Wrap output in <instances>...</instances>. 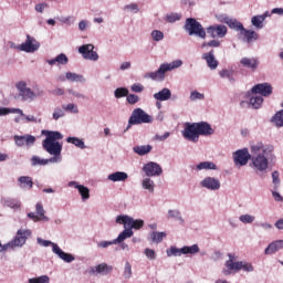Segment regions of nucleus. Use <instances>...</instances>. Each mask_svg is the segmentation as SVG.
Returning <instances> with one entry per match:
<instances>
[{"instance_id": "nucleus-25", "label": "nucleus", "mask_w": 283, "mask_h": 283, "mask_svg": "<svg viewBox=\"0 0 283 283\" xmlns=\"http://www.w3.org/2000/svg\"><path fill=\"white\" fill-rule=\"evenodd\" d=\"M223 23H226L230 30H234V32H242L244 30V24L242 22L238 21L237 19L231 18H223Z\"/></svg>"}, {"instance_id": "nucleus-36", "label": "nucleus", "mask_w": 283, "mask_h": 283, "mask_svg": "<svg viewBox=\"0 0 283 283\" xmlns=\"http://www.w3.org/2000/svg\"><path fill=\"white\" fill-rule=\"evenodd\" d=\"M233 74V69H223L219 72V76L221 78H228L229 83L231 84L235 83V76Z\"/></svg>"}, {"instance_id": "nucleus-28", "label": "nucleus", "mask_w": 283, "mask_h": 283, "mask_svg": "<svg viewBox=\"0 0 283 283\" xmlns=\"http://www.w3.org/2000/svg\"><path fill=\"white\" fill-rule=\"evenodd\" d=\"M129 178V175L125 171H116L107 176V180L111 182H125Z\"/></svg>"}, {"instance_id": "nucleus-39", "label": "nucleus", "mask_w": 283, "mask_h": 283, "mask_svg": "<svg viewBox=\"0 0 283 283\" xmlns=\"http://www.w3.org/2000/svg\"><path fill=\"white\" fill-rule=\"evenodd\" d=\"M142 187L146 191H149V193H154V189L156 187V184L154 182V180H151V178L146 177L142 180Z\"/></svg>"}, {"instance_id": "nucleus-40", "label": "nucleus", "mask_w": 283, "mask_h": 283, "mask_svg": "<svg viewBox=\"0 0 283 283\" xmlns=\"http://www.w3.org/2000/svg\"><path fill=\"white\" fill-rule=\"evenodd\" d=\"M8 114H19L20 116H25L23 109L21 108L0 107V116H8Z\"/></svg>"}, {"instance_id": "nucleus-59", "label": "nucleus", "mask_w": 283, "mask_h": 283, "mask_svg": "<svg viewBox=\"0 0 283 283\" xmlns=\"http://www.w3.org/2000/svg\"><path fill=\"white\" fill-rule=\"evenodd\" d=\"M189 99H190L191 102L205 101V94H202V93H200V92H198V91H192V92L190 93Z\"/></svg>"}, {"instance_id": "nucleus-35", "label": "nucleus", "mask_w": 283, "mask_h": 283, "mask_svg": "<svg viewBox=\"0 0 283 283\" xmlns=\"http://www.w3.org/2000/svg\"><path fill=\"white\" fill-rule=\"evenodd\" d=\"M2 205L9 207V209H21V201L19 199L4 198L2 199Z\"/></svg>"}, {"instance_id": "nucleus-15", "label": "nucleus", "mask_w": 283, "mask_h": 283, "mask_svg": "<svg viewBox=\"0 0 283 283\" xmlns=\"http://www.w3.org/2000/svg\"><path fill=\"white\" fill-rule=\"evenodd\" d=\"M78 53L85 61H98V53L94 51V44H83L78 48Z\"/></svg>"}, {"instance_id": "nucleus-30", "label": "nucleus", "mask_w": 283, "mask_h": 283, "mask_svg": "<svg viewBox=\"0 0 283 283\" xmlns=\"http://www.w3.org/2000/svg\"><path fill=\"white\" fill-rule=\"evenodd\" d=\"M153 98H155V101L160 102L169 101V98H171V90L165 87L161 91L155 93L153 95Z\"/></svg>"}, {"instance_id": "nucleus-42", "label": "nucleus", "mask_w": 283, "mask_h": 283, "mask_svg": "<svg viewBox=\"0 0 283 283\" xmlns=\"http://www.w3.org/2000/svg\"><path fill=\"white\" fill-rule=\"evenodd\" d=\"M66 143H70L71 145H74L75 147H78V149H85L87 146H85V142L78 137H67Z\"/></svg>"}, {"instance_id": "nucleus-2", "label": "nucleus", "mask_w": 283, "mask_h": 283, "mask_svg": "<svg viewBox=\"0 0 283 283\" xmlns=\"http://www.w3.org/2000/svg\"><path fill=\"white\" fill-rule=\"evenodd\" d=\"M250 151L252 155L250 167L255 174H268L269 165L277 160L275 146L271 144L258 142L250 147Z\"/></svg>"}, {"instance_id": "nucleus-44", "label": "nucleus", "mask_w": 283, "mask_h": 283, "mask_svg": "<svg viewBox=\"0 0 283 283\" xmlns=\"http://www.w3.org/2000/svg\"><path fill=\"white\" fill-rule=\"evenodd\" d=\"M166 253L168 258H180V255H185L182 248H176V247H170V249L166 250Z\"/></svg>"}, {"instance_id": "nucleus-4", "label": "nucleus", "mask_w": 283, "mask_h": 283, "mask_svg": "<svg viewBox=\"0 0 283 283\" xmlns=\"http://www.w3.org/2000/svg\"><path fill=\"white\" fill-rule=\"evenodd\" d=\"M15 90L18 92V98L22 103H33L36 98L45 96V91L41 86H34L33 90L28 86V82L19 81L15 84Z\"/></svg>"}, {"instance_id": "nucleus-3", "label": "nucleus", "mask_w": 283, "mask_h": 283, "mask_svg": "<svg viewBox=\"0 0 283 283\" xmlns=\"http://www.w3.org/2000/svg\"><path fill=\"white\" fill-rule=\"evenodd\" d=\"M216 130L211 124L207 122L185 123V128L181 130V136L189 143H198L200 136H213Z\"/></svg>"}, {"instance_id": "nucleus-19", "label": "nucleus", "mask_w": 283, "mask_h": 283, "mask_svg": "<svg viewBox=\"0 0 283 283\" xmlns=\"http://www.w3.org/2000/svg\"><path fill=\"white\" fill-rule=\"evenodd\" d=\"M252 94H261V96H271L273 86L269 83L256 84L251 88Z\"/></svg>"}, {"instance_id": "nucleus-51", "label": "nucleus", "mask_w": 283, "mask_h": 283, "mask_svg": "<svg viewBox=\"0 0 283 283\" xmlns=\"http://www.w3.org/2000/svg\"><path fill=\"white\" fill-rule=\"evenodd\" d=\"M132 263H129V261H126L124 265L123 277L125 280H132Z\"/></svg>"}, {"instance_id": "nucleus-23", "label": "nucleus", "mask_w": 283, "mask_h": 283, "mask_svg": "<svg viewBox=\"0 0 283 283\" xmlns=\"http://www.w3.org/2000/svg\"><path fill=\"white\" fill-rule=\"evenodd\" d=\"M283 240H275L271 242L264 250L265 255H274L277 251H282Z\"/></svg>"}, {"instance_id": "nucleus-13", "label": "nucleus", "mask_w": 283, "mask_h": 283, "mask_svg": "<svg viewBox=\"0 0 283 283\" xmlns=\"http://www.w3.org/2000/svg\"><path fill=\"white\" fill-rule=\"evenodd\" d=\"M27 216L33 222H50V217L45 216V209L41 202L35 205V213L29 212Z\"/></svg>"}, {"instance_id": "nucleus-61", "label": "nucleus", "mask_w": 283, "mask_h": 283, "mask_svg": "<svg viewBox=\"0 0 283 283\" xmlns=\"http://www.w3.org/2000/svg\"><path fill=\"white\" fill-rule=\"evenodd\" d=\"M113 244H116L115 239L112 241H99L97 242L98 249H108V247H113Z\"/></svg>"}, {"instance_id": "nucleus-7", "label": "nucleus", "mask_w": 283, "mask_h": 283, "mask_svg": "<svg viewBox=\"0 0 283 283\" xmlns=\"http://www.w3.org/2000/svg\"><path fill=\"white\" fill-rule=\"evenodd\" d=\"M184 30L187 32L188 36H196L197 39L202 40L207 39V31L205 30V27H202L196 18H187Z\"/></svg>"}, {"instance_id": "nucleus-12", "label": "nucleus", "mask_w": 283, "mask_h": 283, "mask_svg": "<svg viewBox=\"0 0 283 283\" xmlns=\"http://www.w3.org/2000/svg\"><path fill=\"white\" fill-rule=\"evenodd\" d=\"M252 156L253 155L249 153V148H243L234 151L232 158L235 165L244 167L249 160H251Z\"/></svg>"}, {"instance_id": "nucleus-34", "label": "nucleus", "mask_w": 283, "mask_h": 283, "mask_svg": "<svg viewBox=\"0 0 283 283\" xmlns=\"http://www.w3.org/2000/svg\"><path fill=\"white\" fill-rule=\"evenodd\" d=\"M154 147L151 145H142V146H135L133 148V151L137 154V156H147V154L151 153Z\"/></svg>"}, {"instance_id": "nucleus-64", "label": "nucleus", "mask_w": 283, "mask_h": 283, "mask_svg": "<svg viewBox=\"0 0 283 283\" xmlns=\"http://www.w3.org/2000/svg\"><path fill=\"white\" fill-rule=\"evenodd\" d=\"M144 253L147 260H156V251H154L153 249L147 248L144 250Z\"/></svg>"}, {"instance_id": "nucleus-16", "label": "nucleus", "mask_w": 283, "mask_h": 283, "mask_svg": "<svg viewBox=\"0 0 283 283\" xmlns=\"http://www.w3.org/2000/svg\"><path fill=\"white\" fill-rule=\"evenodd\" d=\"M228 31L224 24H214L207 28V33L211 39H224Z\"/></svg>"}, {"instance_id": "nucleus-53", "label": "nucleus", "mask_w": 283, "mask_h": 283, "mask_svg": "<svg viewBox=\"0 0 283 283\" xmlns=\"http://www.w3.org/2000/svg\"><path fill=\"white\" fill-rule=\"evenodd\" d=\"M129 90L125 87H118L114 91L115 98H125V96H128Z\"/></svg>"}, {"instance_id": "nucleus-37", "label": "nucleus", "mask_w": 283, "mask_h": 283, "mask_svg": "<svg viewBox=\"0 0 283 283\" xmlns=\"http://www.w3.org/2000/svg\"><path fill=\"white\" fill-rule=\"evenodd\" d=\"M168 218L171 220H177L180 224L185 222V218H182V212L178 209H170L168 210Z\"/></svg>"}, {"instance_id": "nucleus-26", "label": "nucleus", "mask_w": 283, "mask_h": 283, "mask_svg": "<svg viewBox=\"0 0 283 283\" xmlns=\"http://www.w3.org/2000/svg\"><path fill=\"white\" fill-rule=\"evenodd\" d=\"M240 63L243 67L252 70V72H255L258 70V65H260V62L255 57H242Z\"/></svg>"}, {"instance_id": "nucleus-22", "label": "nucleus", "mask_w": 283, "mask_h": 283, "mask_svg": "<svg viewBox=\"0 0 283 283\" xmlns=\"http://www.w3.org/2000/svg\"><path fill=\"white\" fill-rule=\"evenodd\" d=\"M201 59H203V61H206V63L210 70H218L219 62L216 59V54H214L213 50H211L208 53H203Z\"/></svg>"}, {"instance_id": "nucleus-33", "label": "nucleus", "mask_w": 283, "mask_h": 283, "mask_svg": "<svg viewBox=\"0 0 283 283\" xmlns=\"http://www.w3.org/2000/svg\"><path fill=\"white\" fill-rule=\"evenodd\" d=\"M262 103H264V97L261 95H252L249 99V105L252 109H260L262 107Z\"/></svg>"}, {"instance_id": "nucleus-41", "label": "nucleus", "mask_w": 283, "mask_h": 283, "mask_svg": "<svg viewBox=\"0 0 283 283\" xmlns=\"http://www.w3.org/2000/svg\"><path fill=\"white\" fill-rule=\"evenodd\" d=\"M251 23L255 30H262L264 28V18L260 14L253 15L251 18Z\"/></svg>"}, {"instance_id": "nucleus-27", "label": "nucleus", "mask_w": 283, "mask_h": 283, "mask_svg": "<svg viewBox=\"0 0 283 283\" xmlns=\"http://www.w3.org/2000/svg\"><path fill=\"white\" fill-rule=\"evenodd\" d=\"M18 187H20V189H32L34 181L30 176H21L18 178Z\"/></svg>"}, {"instance_id": "nucleus-62", "label": "nucleus", "mask_w": 283, "mask_h": 283, "mask_svg": "<svg viewBox=\"0 0 283 283\" xmlns=\"http://www.w3.org/2000/svg\"><path fill=\"white\" fill-rule=\"evenodd\" d=\"M167 23H176V21H180V14L171 13L166 17Z\"/></svg>"}, {"instance_id": "nucleus-50", "label": "nucleus", "mask_w": 283, "mask_h": 283, "mask_svg": "<svg viewBox=\"0 0 283 283\" xmlns=\"http://www.w3.org/2000/svg\"><path fill=\"white\" fill-rule=\"evenodd\" d=\"M77 191L82 198V201L87 202V199L90 198V188L82 185L80 188H77Z\"/></svg>"}, {"instance_id": "nucleus-57", "label": "nucleus", "mask_w": 283, "mask_h": 283, "mask_svg": "<svg viewBox=\"0 0 283 283\" xmlns=\"http://www.w3.org/2000/svg\"><path fill=\"white\" fill-rule=\"evenodd\" d=\"M150 36L153 39V41H163V39H165V33H163V31L160 30H153L150 33Z\"/></svg>"}, {"instance_id": "nucleus-1", "label": "nucleus", "mask_w": 283, "mask_h": 283, "mask_svg": "<svg viewBox=\"0 0 283 283\" xmlns=\"http://www.w3.org/2000/svg\"><path fill=\"white\" fill-rule=\"evenodd\" d=\"M42 134L46 136L42 142V147L50 154V156L53 157L49 159H41L39 156H33L31 158L32 167H45V165H50V163L59 164L63 160V157L61 156V151H63V144L59 142L63 140V134L59 130H43Z\"/></svg>"}, {"instance_id": "nucleus-56", "label": "nucleus", "mask_w": 283, "mask_h": 283, "mask_svg": "<svg viewBox=\"0 0 283 283\" xmlns=\"http://www.w3.org/2000/svg\"><path fill=\"white\" fill-rule=\"evenodd\" d=\"M53 120H59V118L65 117V109L61 107H55L52 114Z\"/></svg>"}, {"instance_id": "nucleus-24", "label": "nucleus", "mask_w": 283, "mask_h": 283, "mask_svg": "<svg viewBox=\"0 0 283 283\" xmlns=\"http://www.w3.org/2000/svg\"><path fill=\"white\" fill-rule=\"evenodd\" d=\"M53 253L60 258V260H63V262H66L70 264L71 262H74L75 258L71 253H65L59 245H54Z\"/></svg>"}, {"instance_id": "nucleus-9", "label": "nucleus", "mask_w": 283, "mask_h": 283, "mask_svg": "<svg viewBox=\"0 0 283 283\" xmlns=\"http://www.w3.org/2000/svg\"><path fill=\"white\" fill-rule=\"evenodd\" d=\"M115 222L117 224H124V229H130V231H133V229L138 231L145 227V221L143 219H134L127 214L117 216Z\"/></svg>"}, {"instance_id": "nucleus-54", "label": "nucleus", "mask_w": 283, "mask_h": 283, "mask_svg": "<svg viewBox=\"0 0 283 283\" xmlns=\"http://www.w3.org/2000/svg\"><path fill=\"white\" fill-rule=\"evenodd\" d=\"M62 109H64V112H70V114H78V106L74 103L62 105Z\"/></svg>"}, {"instance_id": "nucleus-21", "label": "nucleus", "mask_w": 283, "mask_h": 283, "mask_svg": "<svg viewBox=\"0 0 283 283\" xmlns=\"http://www.w3.org/2000/svg\"><path fill=\"white\" fill-rule=\"evenodd\" d=\"M229 260L226 261V269H223L222 273L223 275H231L232 271H240V261L234 262L233 254H228Z\"/></svg>"}, {"instance_id": "nucleus-17", "label": "nucleus", "mask_w": 283, "mask_h": 283, "mask_svg": "<svg viewBox=\"0 0 283 283\" xmlns=\"http://www.w3.org/2000/svg\"><path fill=\"white\" fill-rule=\"evenodd\" d=\"M241 36H243L242 41L243 43H247V45H253L258 39H260V34L251 29H245L240 32Z\"/></svg>"}, {"instance_id": "nucleus-5", "label": "nucleus", "mask_w": 283, "mask_h": 283, "mask_svg": "<svg viewBox=\"0 0 283 283\" xmlns=\"http://www.w3.org/2000/svg\"><path fill=\"white\" fill-rule=\"evenodd\" d=\"M182 67V60H175L170 63H163L155 72L146 73L144 77L151 78V81H165V74L174 70Z\"/></svg>"}, {"instance_id": "nucleus-52", "label": "nucleus", "mask_w": 283, "mask_h": 283, "mask_svg": "<svg viewBox=\"0 0 283 283\" xmlns=\"http://www.w3.org/2000/svg\"><path fill=\"white\" fill-rule=\"evenodd\" d=\"M239 271H245V273H253L255 271V268H253V264L240 261Z\"/></svg>"}, {"instance_id": "nucleus-46", "label": "nucleus", "mask_w": 283, "mask_h": 283, "mask_svg": "<svg viewBox=\"0 0 283 283\" xmlns=\"http://www.w3.org/2000/svg\"><path fill=\"white\" fill-rule=\"evenodd\" d=\"M164 238H167V233L166 232L153 231L150 233V239L153 240V242H155V244H160V242H163Z\"/></svg>"}, {"instance_id": "nucleus-8", "label": "nucleus", "mask_w": 283, "mask_h": 283, "mask_svg": "<svg viewBox=\"0 0 283 283\" xmlns=\"http://www.w3.org/2000/svg\"><path fill=\"white\" fill-rule=\"evenodd\" d=\"M154 123V117L151 115L147 114L143 108L137 107L133 109L129 118H128V125L125 129V132L129 130L132 126L134 125H143V124H149Z\"/></svg>"}, {"instance_id": "nucleus-58", "label": "nucleus", "mask_w": 283, "mask_h": 283, "mask_svg": "<svg viewBox=\"0 0 283 283\" xmlns=\"http://www.w3.org/2000/svg\"><path fill=\"white\" fill-rule=\"evenodd\" d=\"M221 42L220 40H217L216 38H213V40H210L209 42H203L201 44V48H220Z\"/></svg>"}, {"instance_id": "nucleus-38", "label": "nucleus", "mask_w": 283, "mask_h": 283, "mask_svg": "<svg viewBox=\"0 0 283 283\" xmlns=\"http://www.w3.org/2000/svg\"><path fill=\"white\" fill-rule=\"evenodd\" d=\"M66 80L71 83H85V77L74 72H66Z\"/></svg>"}, {"instance_id": "nucleus-45", "label": "nucleus", "mask_w": 283, "mask_h": 283, "mask_svg": "<svg viewBox=\"0 0 283 283\" xmlns=\"http://www.w3.org/2000/svg\"><path fill=\"white\" fill-rule=\"evenodd\" d=\"M271 123L275 125V127H283V111H279L271 118Z\"/></svg>"}, {"instance_id": "nucleus-6", "label": "nucleus", "mask_w": 283, "mask_h": 283, "mask_svg": "<svg viewBox=\"0 0 283 283\" xmlns=\"http://www.w3.org/2000/svg\"><path fill=\"white\" fill-rule=\"evenodd\" d=\"M30 235H32V231L25 230V229H19L13 240L9 241L3 245L0 242V253L9 251V249L11 250L21 249V247H23L25 242H28V238H30Z\"/></svg>"}, {"instance_id": "nucleus-29", "label": "nucleus", "mask_w": 283, "mask_h": 283, "mask_svg": "<svg viewBox=\"0 0 283 283\" xmlns=\"http://www.w3.org/2000/svg\"><path fill=\"white\" fill-rule=\"evenodd\" d=\"M46 63L49 65H56V63L57 65H67V63H70V59L65 53H60L56 57L46 60Z\"/></svg>"}, {"instance_id": "nucleus-31", "label": "nucleus", "mask_w": 283, "mask_h": 283, "mask_svg": "<svg viewBox=\"0 0 283 283\" xmlns=\"http://www.w3.org/2000/svg\"><path fill=\"white\" fill-rule=\"evenodd\" d=\"M216 171L218 170V166L213 161H202L196 166V171Z\"/></svg>"}, {"instance_id": "nucleus-60", "label": "nucleus", "mask_w": 283, "mask_h": 283, "mask_svg": "<svg viewBox=\"0 0 283 283\" xmlns=\"http://www.w3.org/2000/svg\"><path fill=\"white\" fill-rule=\"evenodd\" d=\"M126 101L128 105H136V103L140 102V97L136 94H128Z\"/></svg>"}, {"instance_id": "nucleus-10", "label": "nucleus", "mask_w": 283, "mask_h": 283, "mask_svg": "<svg viewBox=\"0 0 283 283\" xmlns=\"http://www.w3.org/2000/svg\"><path fill=\"white\" fill-rule=\"evenodd\" d=\"M39 48H41V43L36 41L34 36L28 34L27 40L22 44L15 46V50H19V52H27V54H34V52H38Z\"/></svg>"}, {"instance_id": "nucleus-49", "label": "nucleus", "mask_w": 283, "mask_h": 283, "mask_svg": "<svg viewBox=\"0 0 283 283\" xmlns=\"http://www.w3.org/2000/svg\"><path fill=\"white\" fill-rule=\"evenodd\" d=\"M67 94H70V96H73L74 98H77V101H87V95H85L74 88H69Z\"/></svg>"}, {"instance_id": "nucleus-11", "label": "nucleus", "mask_w": 283, "mask_h": 283, "mask_svg": "<svg viewBox=\"0 0 283 283\" xmlns=\"http://www.w3.org/2000/svg\"><path fill=\"white\" fill-rule=\"evenodd\" d=\"M142 171H144L147 178H156L158 176H163V167L156 161H149L145 164L142 168Z\"/></svg>"}, {"instance_id": "nucleus-43", "label": "nucleus", "mask_w": 283, "mask_h": 283, "mask_svg": "<svg viewBox=\"0 0 283 283\" xmlns=\"http://www.w3.org/2000/svg\"><path fill=\"white\" fill-rule=\"evenodd\" d=\"M184 255H196V253H200V248L198 244H192L190 247H182Z\"/></svg>"}, {"instance_id": "nucleus-47", "label": "nucleus", "mask_w": 283, "mask_h": 283, "mask_svg": "<svg viewBox=\"0 0 283 283\" xmlns=\"http://www.w3.org/2000/svg\"><path fill=\"white\" fill-rule=\"evenodd\" d=\"M239 222L242 224H253V222H255V216L249 213L241 214L239 217Z\"/></svg>"}, {"instance_id": "nucleus-48", "label": "nucleus", "mask_w": 283, "mask_h": 283, "mask_svg": "<svg viewBox=\"0 0 283 283\" xmlns=\"http://www.w3.org/2000/svg\"><path fill=\"white\" fill-rule=\"evenodd\" d=\"M123 10L125 12H132L133 14H138L140 12V7H138V3L132 2L129 4L124 6Z\"/></svg>"}, {"instance_id": "nucleus-14", "label": "nucleus", "mask_w": 283, "mask_h": 283, "mask_svg": "<svg viewBox=\"0 0 283 283\" xmlns=\"http://www.w3.org/2000/svg\"><path fill=\"white\" fill-rule=\"evenodd\" d=\"M199 185L202 189H207L208 191H220L222 187L220 179L211 176L205 177Z\"/></svg>"}, {"instance_id": "nucleus-55", "label": "nucleus", "mask_w": 283, "mask_h": 283, "mask_svg": "<svg viewBox=\"0 0 283 283\" xmlns=\"http://www.w3.org/2000/svg\"><path fill=\"white\" fill-rule=\"evenodd\" d=\"M38 244L41 247H52V252L54 253V247H59V244L50 241V240H43L42 238L36 239Z\"/></svg>"}, {"instance_id": "nucleus-32", "label": "nucleus", "mask_w": 283, "mask_h": 283, "mask_svg": "<svg viewBox=\"0 0 283 283\" xmlns=\"http://www.w3.org/2000/svg\"><path fill=\"white\" fill-rule=\"evenodd\" d=\"M134 235V230L129 228H124V231L118 234V237L115 240V244H123L125 240H128V238H132Z\"/></svg>"}, {"instance_id": "nucleus-18", "label": "nucleus", "mask_w": 283, "mask_h": 283, "mask_svg": "<svg viewBox=\"0 0 283 283\" xmlns=\"http://www.w3.org/2000/svg\"><path fill=\"white\" fill-rule=\"evenodd\" d=\"M13 140L18 147H23L24 145L27 147H32V145L36 143V137L33 135H14Z\"/></svg>"}, {"instance_id": "nucleus-20", "label": "nucleus", "mask_w": 283, "mask_h": 283, "mask_svg": "<svg viewBox=\"0 0 283 283\" xmlns=\"http://www.w3.org/2000/svg\"><path fill=\"white\" fill-rule=\"evenodd\" d=\"M114 271V268L112 265H108L107 263H101L98 265L92 266L88 271L90 275H108V273H112Z\"/></svg>"}, {"instance_id": "nucleus-63", "label": "nucleus", "mask_w": 283, "mask_h": 283, "mask_svg": "<svg viewBox=\"0 0 283 283\" xmlns=\"http://www.w3.org/2000/svg\"><path fill=\"white\" fill-rule=\"evenodd\" d=\"M24 119L27 123H38L39 125L43 123V119L35 117L34 115H27L24 116Z\"/></svg>"}]
</instances>
